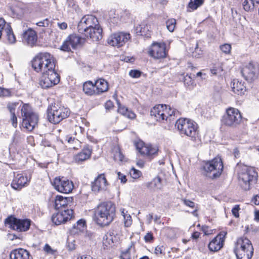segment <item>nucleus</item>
<instances>
[{"label":"nucleus","instance_id":"nucleus-1","mask_svg":"<svg viewBox=\"0 0 259 259\" xmlns=\"http://www.w3.org/2000/svg\"><path fill=\"white\" fill-rule=\"evenodd\" d=\"M116 208L111 202L100 203L95 211L94 220L99 226H108L114 220Z\"/></svg>","mask_w":259,"mask_h":259},{"label":"nucleus","instance_id":"nucleus-2","mask_svg":"<svg viewBox=\"0 0 259 259\" xmlns=\"http://www.w3.org/2000/svg\"><path fill=\"white\" fill-rule=\"evenodd\" d=\"M32 67L37 72H56L54 58L48 53H41L35 56L32 61Z\"/></svg>","mask_w":259,"mask_h":259},{"label":"nucleus","instance_id":"nucleus-3","mask_svg":"<svg viewBox=\"0 0 259 259\" xmlns=\"http://www.w3.org/2000/svg\"><path fill=\"white\" fill-rule=\"evenodd\" d=\"M175 125L181 135L190 137L193 141L196 140L198 131L195 122L187 118H180L176 121Z\"/></svg>","mask_w":259,"mask_h":259},{"label":"nucleus","instance_id":"nucleus-4","mask_svg":"<svg viewBox=\"0 0 259 259\" xmlns=\"http://www.w3.org/2000/svg\"><path fill=\"white\" fill-rule=\"evenodd\" d=\"M239 183L244 190H248L252 184L256 183L257 174L252 167L243 166L238 175Z\"/></svg>","mask_w":259,"mask_h":259},{"label":"nucleus","instance_id":"nucleus-5","mask_svg":"<svg viewBox=\"0 0 259 259\" xmlns=\"http://www.w3.org/2000/svg\"><path fill=\"white\" fill-rule=\"evenodd\" d=\"M234 252L237 259H250L253 253L251 241L246 237L238 238L236 243Z\"/></svg>","mask_w":259,"mask_h":259},{"label":"nucleus","instance_id":"nucleus-6","mask_svg":"<svg viewBox=\"0 0 259 259\" xmlns=\"http://www.w3.org/2000/svg\"><path fill=\"white\" fill-rule=\"evenodd\" d=\"M70 110L66 107L56 104L49 106L47 109V118L54 124H57L70 114Z\"/></svg>","mask_w":259,"mask_h":259},{"label":"nucleus","instance_id":"nucleus-7","mask_svg":"<svg viewBox=\"0 0 259 259\" xmlns=\"http://www.w3.org/2000/svg\"><path fill=\"white\" fill-rule=\"evenodd\" d=\"M21 114L23 127L28 131H32L37 124L38 115L32 111L31 107L28 104H24L22 106Z\"/></svg>","mask_w":259,"mask_h":259},{"label":"nucleus","instance_id":"nucleus-8","mask_svg":"<svg viewBox=\"0 0 259 259\" xmlns=\"http://www.w3.org/2000/svg\"><path fill=\"white\" fill-rule=\"evenodd\" d=\"M223 167L222 159L219 157H216L210 161L205 162L203 168L206 177L215 179L220 176Z\"/></svg>","mask_w":259,"mask_h":259},{"label":"nucleus","instance_id":"nucleus-9","mask_svg":"<svg viewBox=\"0 0 259 259\" xmlns=\"http://www.w3.org/2000/svg\"><path fill=\"white\" fill-rule=\"evenodd\" d=\"M150 114L156 120L163 122L174 115L175 111L169 106L159 104L153 107L151 110Z\"/></svg>","mask_w":259,"mask_h":259},{"label":"nucleus","instance_id":"nucleus-10","mask_svg":"<svg viewBox=\"0 0 259 259\" xmlns=\"http://www.w3.org/2000/svg\"><path fill=\"white\" fill-rule=\"evenodd\" d=\"M241 120L242 116L240 111L237 109L230 107L227 109L223 116L222 122L228 126L236 127L240 123Z\"/></svg>","mask_w":259,"mask_h":259},{"label":"nucleus","instance_id":"nucleus-11","mask_svg":"<svg viewBox=\"0 0 259 259\" xmlns=\"http://www.w3.org/2000/svg\"><path fill=\"white\" fill-rule=\"evenodd\" d=\"M5 223L9 228L14 230L24 232L29 229L31 221L28 219L21 220L9 217L5 220Z\"/></svg>","mask_w":259,"mask_h":259},{"label":"nucleus","instance_id":"nucleus-12","mask_svg":"<svg viewBox=\"0 0 259 259\" xmlns=\"http://www.w3.org/2000/svg\"><path fill=\"white\" fill-rule=\"evenodd\" d=\"M241 74L246 80H254L259 76V65L253 62L246 64L241 69Z\"/></svg>","mask_w":259,"mask_h":259},{"label":"nucleus","instance_id":"nucleus-13","mask_svg":"<svg viewBox=\"0 0 259 259\" xmlns=\"http://www.w3.org/2000/svg\"><path fill=\"white\" fill-rule=\"evenodd\" d=\"M60 81V76L57 72L42 73L39 78V84L42 89H48Z\"/></svg>","mask_w":259,"mask_h":259},{"label":"nucleus","instance_id":"nucleus-14","mask_svg":"<svg viewBox=\"0 0 259 259\" xmlns=\"http://www.w3.org/2000/svg\"><path fill=\"white\" fill-rule=\"evenodd\" d=\"M55 189L63 193H69L74 187L73 183L64 177H56L52 183Z\"/></svg>","mask_w":259,"mask_h":259},{"label":"nucleus","instance_id":"nucleus-15","mask_svg":"<svg viewBox=\"0 0 259 259\" xmlns=\"http://www.w3.org/2000/svg\"><path fill=\"white\" fill-rule=\"evenodd\" d=\"M99 26L100 25L97 18L93 15H88L82 18L78 24L77 29L80 33H82V31Z\"/></svg>","mask_w":259,"mask_h":259},{"label":"nucleus","instance_id":"nucleus-16","mask_svg":"<svg viewBox=\"0 0 259 259\" xmlns=\"http://www.w3.org/2000/svg\"><path fill=\"white\" fill-rule=\"evenodd\" d=\"M149 54L155 59L164 58L167 55L164 43L154 42L149 49Z\"/></svg>","mask_w":259,"mask_h":259},{"label":"nucleus","instance_id":"nucleus-17","mask_svg":"<svg viewBox=\"0 0 259 259\" xmlns=\"http://www.w3.org/2000/svg\"><path fill=\"white\" fill-rule=\"evenodd\" d=\"M131 38L128 33L118 32L111 35L107 39L108 43L118 48L123 46Z\"/></svg>","mask_w":259,"mask_h":259},{"label":"nucleus","instance_id":"nucleus-18","mask_svg":"<svg viewBox=\"0 0 259 259\" xmlns=\"http://www.w3.org/2000/svg\"><path fill=\"white\" fill-rule=\"evenodd\" d=\"M58 211L52 217V221L56 225L65 223L70 220L73 216V210L67 209L57 210Z\"/></svg>","mask_w":259,"mask_h":259},{"label":"nucleus","instance_id":"nucleus-19","mask_svg":"<svg viewBox=\"0 0 259 259\" xmlns=\"http://www.w3.org/2000/svg\"><path fill=\"white\" fill-rule=\"evenodd\" d=\"M226 235L227 232L223 231L214 238L208 244L210 251L216 252L220 250L223 247Z\"/></svg>","mask_w":259,"mask_h":259},{"label":"nucleus","instance_id":"nucleus-20","mask_svg":"<svg viewBox=\"0 0 259 259\" xmlns=\"http://www.w3.org/2000/svg\"><path fill=\"white\" fill-rule=\"evenodd\" d=\"M81 40V37L76 34H71L64 41L61 49L64 51H70L71 48L74 49L80 44Z\"/></svg>","mask_w":259,"mask_h":259},{"label":"nucleus","instance_id":"nucleus-21","mask_svg":"<svg viewBox=\"0 0 259 259\" xmlns=\"http://www.w3.org/2000/svg\"><path fill=\"white\" fill-rule=\"evenodd\" d=\"M108 182L104 174L99 175L92 184V190L95 193L106 191Z\"/></svg>","mask_w":259,"mask_h":259},{"label":"nucleus","instance_id":"nucleus-22","mask_svg":"<svg viewBox=\"0 0 259 259\" xmlns=\"http://www.w3.org/2000/svg\"><path fill=\"white\" fill-rule=\"evenodd\" d=\"M22 35V41L25 44L30 47H33L36 44L37 40V33L31 28L24 31Z\"/></svg>","mask_w":259,"mask_h":259},{"label":"nucleus","instance_id":"nucleus-23","mask_svg":"<svg viewBox=\"0 0 259 259\" xmlns=\"http://www.w3.org/2000/svg\"><path fill=\"white\" fill-rule=\"evenodd\" d=\"M82 34L93 41H97L102 38V29L100 26L82 31Z\"/></svg>","mask_w":259,"mask_h":259},{"label":"nucleus","instance_id":"nucleus-24","mask_svg":"<svg viewBox=\"0 0 259 259\" xmlns=\"http://www.w3.org/2000/svg\"><path fill=\"white\" fill-rule=\"evenodd\" d=\"M71 197H65L57 195L55 200V208L56 210H64L68 208V205L72 202Z\"/></svg>","mask_w":259,"mask_h":259},{"label":"nucleus","instance_id":"nucleus-25","mask_svg":"<svg viewBox=\"0 0 259 259\" xmlns=\"http://www.w3.org/2000/svg\"><path fill=\"white\" fill-rule=\"evenodd\" d=\"M28 181L27 177H24L21 174H17L13 179L11 186L15 190H20L27 185Z\"/></svg>","mask_w":259,"mask_h":259},{"label":"nucleus","instance_id":"nucleus-26","mask_svg":"<svg viewBox=\"0 0 259 259\" xmlns=\"http://www.w3.org/2000/svg\"><path fill=\"white\" fill-rule=\"evenodd\" d=\"M11 259H32L29 252L23 248H18L12 250L10 254Z\"/></svg>","mask_w":259,"mask_h":259},{"label":"nucleus","instance_id":"nucleus-27","mask_svg":"<svg viewBox=\"0 0 259 259\" xmlns=\"http://www.w3.org/2000/svg\"><path fill=\"white\" fill-rule=\"evenodd\" d=\"M92 151V149L89 146L84 147L80 152L75 156V161L77 163H80L87 160L90 157Z\"/></svg>","mask_w":259,"mask_h":259},{"label":"nucleus","instance_id":"nucleus-28","mask_svg":"<svg viewBox=\"0 0 259 259\" xmlns=\"http://www.w3.org/2000/svg\"><path fill=\"white\" fill-rule=\"evenodd\" d=\"M95 85L97 94L106 92L108 90V82L105 79L102 78L97 80L95 83Z\"/></svg>","mask_w":259,"mask_h":259},{"label":"nucleus","instance_id":"nucleus-29","mask_svg":"<svg viewBox=\"0 0 259 259\" xmlns=\"http://www.w3.org/2000/svg\"><path fill=\"white\" fill-rule=\"evenodd\" d=\"M146 186L154 191L160 189L162 187L161 179L158 177L154 178L151 182L147 183Z\"/></svg>","mask_w":259,"mask_h":259},{"label":"nucleus","instance_id":"nucleus-30","mask_svg":"<svg viewBox=\"0 0 259 259\" xmlns=\"http://www.w3.org/2000/svg\"><path fill=\"white\" fill-rule=\"evenodd\" d=\"M158 151L156 147H153L151 145L145 144L144 146L141 147L139 152L143 155L147 156H152L155 154Z\"/></svg>","mask_w":259,"mask_h":259},{"label":"nucleus","instance_id":"nucleus-31","mask_svg":"<svg viewBox=\"0 0 259 259\" xmlns=\"http://www.w3.org/2000/svg\"><path fill=\"white\" fill-rule=\"evenodd\" d=\"M95 85L92 81H88L83 84V91L88 96H92L97 94L96 90H95Z\"/></svg>","mask_w":259,"mask_h":259},{"label":"nucleus","instance_id":"nucleus-32","mask_svg":"<svg viewBox=\"0 0 259 259\" xmlns=\"http://www.w3.org/2000/svg\"><path fill=\"white\" fill-rule=\"evenodd\" d=\"M259 5V0H245L243 3V8L246 11H251Z\"/></svg>","mask_w":259,"mask_h":259},{"label":"nucleus","instance_id":"nucleus-33","mask_svg":"<svg viewBox=\"0 0 259 259\" xmlns=\"http://www.w3.org/2000/svg\"><path fill=\"white\" fill-rule=\"evenodd\" d=\"M5 32L6 34L8 42L9 44H14L16 41V39L9 23H8V24L6 25V28H5Z\"/></svg>","mask_w":259,"mask_h":259},{"label":"nucleus","instance_id":"nucleus-34","mask_svg":"<svg viewBox=\"0 0 259 259\" xmlns=\"http://www.w3.org/2000/svg\"><path fill=\"white\" fill-rule=\"evenodd\" d=\"M232 90L235 94L242 95L244 94L245 91V87L241 82L237 81L236 82H234L232 87Z\"/></svg>","mask_w":259,"mask_h":259},{"label":"nucleus","instance_id":"nucleus-35","mask_svg":"<svg viewBox=\"0 0 259 259\" xmlns=\"http://www.w3.org/2000/svg\"><path fill=\"white\" fill-rule=\"evenodd\" d=\"M204 0H190L187 7V11L192 12L197 9L204 3Z\"/></svg>","mask_w":259,"mask_h":259},{"label":"nucleus","instance_id":"nucleus-36","mask_svg":"<svg viewBox=\"0 0 259 259\" xmlns=\"http://www.w3.org/2000/svg\"><path fill=\"white\" fill-rule=\"evenodd\" d=\"M182 201L183 203L186 205L187 206L190 207L191 208L194 209V210L192 211V213L196 217L198 216L197 211L198 210V204H196L194 202L188 200L186 199H182Z\"/></svg>","mask_w":259,"mask_h":259},{"label":"nucleus","instance_id":"nucleus-37","mask_svg":"<svg viewBox=\"0 0 259 259\" xmlns=\"http://www.w3.org/2000/svg\"><path fill=\"white\" fill-rule=\"evenodd\" d=\"M136 31L138 35L146 36L148 34L149 26L145 24H140L136 26Z\"/></svg>","mask_w":259,"mask_h":259},{"label":"nucleus","instance_id":"nucleus-38","mask_svg":"<svg viewBox=\"0 0 259 259\" xmlns=\"http://www.w3.org/2000/svg\"><path fill=\"white\" fill-rule=\"evenodd\" d=\"M176 21L175 19H170L166 22V28L170 32H173L175 29Z\"/></svg>","mask_w":259,"mask_h":259},{"label":"nucleus","instance_id":"nucleus-39","mask_svg":"<svg viewBox=\"0 0 259 259\" xmlns=\"http://www.w3.org/2000/svg\"><path fill=\"white\" fill-rule=\"evenodd\" d=\"M85 223V222L84 220L82 219L79 220L73 225V228L74 229H76L79 231H82L84 228Z\"/></svg>","mask_w":259,"mask_h":259},{"label":"nucleus","instance_id":"nucleus-40","mask_svg":"<svg viewBox=\"0 0 259 259\" xmlns=\"http://www.w3.org/2000/svg\"><path fill=\"white\" fill-rule=\"evenodd\" d=\"M220 48L222 52L226 54H229L231 51V46L228 44H225L220 46Z\"/></svg>","mask_w":259,"mask_h":259},{"label":"nucleus","instance_id":"nucleus-41","mask_svg":"<svg viewBox=\"0 0 259 259\" xmlns=\"http://www.w3.org/2000/svg\"><path fill=\"white\" fill-rule=\"evenodd\" d=\"M18 103L16 102L11 103L9 102L7 104V108L10 111L11 114L15 113V109L18 105Z\"/></svg>","mask_w":259,"mask_h":259},{"label":"nucleus","instance_id":"nucleus-42","mask_svg":"<svg viewBox=\"0 0 259 259\" xmlns=\"http://www.w3.org/2000/svg\"><path fill=\"white\" fill-rule=\"evenodd\" d=\"M131 177L135 179H138L141 176V172L134 168H132L130 172Z\"/></svg>","mask_w":259,"mask_h":259},{"label":"nucleus","instance_id":"nucleus-43","mask_svg":"<svg viewBox=\"0 0 259 259\" xmlns=\"http://www.w3.org/2000/svg\"><path fill=\"white\" fill-rule=\"evenodd\" d=\"M124 223L125 227H130L132 224V219L130 214H125L123 217Z\"/></svg>","mask_w":259,"mask_h":259},{"label":"nucleus","instance_id":"nucleus-44","mask_svg":"<svg viewBox=\"0 0 259 259\" xmlns=\"http://www.w3.org/2000/svg\"><path fill=\"white\" fill-rule=\"evenodd\" d=\"M8 24V23H6L5 20L2 18H0V38H1L2 35V30L4 31H5V28H6V25Z\"/></svg>","mask_w":259,"mask_h":259},{"label":"nucleus","instance_id":"nucleus-45","mask_svg":"<svg viewBox=\"0 0 259 259\" xmlns=\"http://www.w3.org/2000/svg\"><path fill=\"white\" fill-rule=\"evenodd\" d=\"M129 75L133 78H139L141 75V72L138 70H132L130 71Z\"/></svg>","mask_w":259,"mask_h":259},{"label":"nucleus","instance_id":"nucleus-46","mask_svg":"<svg viewBox=\"0 0 259 259\" xmlns=\"http://www.w3.org/2000/svg\"><path fill=\"white\" fill-rule=\"evenodd\" d=\"M44 250L48 253L51 254H55L57 252L56 250H54L51 248V247L48 244H46L44 247Z\"/></svg>","mask_w":259,"mask_h":259},{"label":"nucleus","instance_id":"nucleus-47","mask_svg":"<svg viewBox=\"0 0 259 259\" xmlns=\"http://www.w3.org/2000/svg\"><path fill=\"white\" fill-rule=\"evenodd\" d=\"M11 95L9 90L0 88V96L8 97Z\"/></svg>","mask_w":259,"mask_h":259},{"label":"nucleus","instance_id":"nucleus-48","mask_svg":"<svg viewBox=\"0 0 259 259\" xmlns=\"http://www.w3.org/2000/svg\"><path fill=\"white\" fill-rule=\"evenodd\" d=\"M121 259H131V254L129 249L121 253L120 255Z\"/></svg>","mask_w":259,"mask_h":259},{"label":"nucleus","instance_id":"nucleus-49","mask_svg":"<svg viewBox=\"0 0 259 259\" xmlns=\"http://www.w3.org/2000/svg\"><path fill=\"white\" fill-rule=\"evenodd\" d=\"M12 11L14 14L18 17L21 16L23 13V10L17 7L13 8Z\"/></svg>","mask_w":259,"mask_h":259},{"label":"nucleus","instance_id":"nucleus-50","mask_svg":"<svg viewBox=\"0 0 259 259\" xmlns=\"http://www.w3.org/2000/svg\"><path fill=\"white\" fill-rule=\"evenodd\" d=\"M128 109L125 106H122L120 104H119L118 112L122 115H125L128 113Z\"/></svg>","mask_w":259,"mask_h":259},{"label":"nucleus","instance_id":"nucleus-51","mask_svg":"<svg viewBox=\"0 0 259 259\" xmlns=\"http://www.w3.org/2000/svg\"><path fill=\"white\" fill-rule=\"evenodd\" d=\"M240 209L238 205H235L232 209V212L234 216L236 218H238L239 216V210Z\"/></svg>","mask_w":259,"mask_h":259},{"label":"nucleus","instance_id":"nucleus-52","mask_svg":"<svg viewBox=\"0 0 259 259\" xmlns=\"http://www.w3.org/2000/svg\"><path fill=\"white\" fill-rule=\"evenodd\" d=\"M222 71L223 69L221 67H213L210 69L211 73L213 75H217Z\"/></svg>","mask_w":259,"mask_h":259},{"label":"nucleus","instance_id":"nucleus-53","mask_svg":"<svg viewBox=\"0 0 259 259\" xmlns=\"http://www.w3.org/2000/svg\"><path fill=\"white\" fill-rule=\"evenodd\" d=\"M11 121L13 126L16 127L17 126V118L15 114H11Z\"/></svg>","mask_w":259,"mask_h":259},{"label":"nucleus","instance_id":"nucleus-54","mask_svg":"<svg viewBox=\"0 0 259 259\" xmlns=\"http://www.w3.org/2000/svg\"><path fill=\"white\" fill-rule=\"evenodd\" d=\"M144 240L147 242H151L153 240V234L151 233H147L144 236Z\"/></svg>","mask_w":259,"mask_h":259},{"label":"nucleus","instance_id":"nucleus-55","mask_svg":"<svg viewBox=\"0 0 259 259\" xmlns=\"http://www.w3.org/2000/svg\"><path fill=\"white\" fill-rule=\"evenodd\" d=\"M163 251V246L162 245L161 246H157L155 247L154 253L156 255H158L159 254H162Z\"/></svg>","mask_w":259,"mask_h":259},{"label":"nucleus","instance_id":"nucleus-56","mask_svg":"<svg viewBox=\"0 0 259 259\" xmlns=\"http://www.w3.org/2000/svg\"><path fill=\"white\" fill-rule=\"evenodd\" d=\"M36 25L40 27H47L49 26V21L47 19H45L42 21L37 22Z\"/></svg>","mask_w":259,"mask_h":259},{"label":"nucleus","instance_id":"nucleus-57","mask_svg":"<svg viewBox=\"0 0 259 259\" xmlns=\"http://www.w3.org/2000/svg\"><path fill=\"white\" fill-rule=\"evenodd\" d=\"M117 175L118 179L120 180L121 183H125L126 182V179L125 175L122 174L120 172H118Z\"/></svg>","mask_w":259,"mask_h":259},{"label":"nucleus","instance_id":"nucleus-58","mask_svg":"<svg viewBox=\"0 0 259 259\" xmlns=\"http://www.w3.org/2000/svg\"><path fill=\"white\" fill-rule=\"evenodd\" d=\"M113 107V102L110 101L108 100L107 101L105 104V108L107 110H110Z\"/></svg>","mask_w":259,"mask_h":259},{"label":"nucleus","instance_id":"nucleus-59","mask_svg":"<svg viewBox=\"0 0 259 259\" xmlns=\"http://www.w3.org/2000/svg\"><path fill=\"white\" fill-rule=\"evenodd\" d=\"M125 116L130 119H134L136 117V114L132 111L128 110V113H127V114H126Z\"/></svg>","mask_w":259,"mask_h":259},{"label":"nucleus","instance_id":"nucleus-60","mask_svg":"<svg viewBox=\"0 0 259 259\" xmlns=\"http://www.w3.org/2000/svg\"><path fill=\"white\" fill-rule=\"evenodd\" d=\"M58 26L62 30L66 29L67 28V24L66 22L58 23Z\"/></svg>","mask_w":259,"mask_h":259},{"label":"nucleus","instance_id":"nucleus-61","mask_svg":"<svg viewBox=\"0 0 259 259\" xmlns=\"http://www.w3.org/2000/svg\"><path fill=\"white\" fill-rule=\"evenodd\" d=\"M115 158L116 159H118L120 161L123 160V155L122 154V153L119 151L117 152V153L115 155Z\"/></svg>","mask_w":259,"mask_h":259},{"label":"nucleus","instance_id":"nucleus-62","mask_svg":"<svg viewBox=\"0 0 259 259\" xmlns=\"http://www.w3.org/2000/svg\"><path fill=\"white\" fill-rule=\"evenodd\" d=\"M145 145V144L142 141L138 142L136 144V147H137V149L139 150V151H140V150H141V147H142L144 146Z\"/></svg>","mask_w":259,"mask_h":259},{"label":"nucleus","instance_id":"nucleus-63","mask_svg":"<svg viewBox=\"0 0 259 259\" xmlns=\"http://www.w3.org/2000/svg\"><path fill=\"white\" fill-rule=\"evenodd\" d=\"M208 227L203 226L202 227V231L203 232L205 235H209L210 233L208 230Z\"/></svg>","mask_w":259,"mask_h":259},{"label":"nucleus","instance_id":"nucleus-64","mask_svg":"<svg viewBox=\"0 0 259 259\" xmlns=\"http://www.w3.org/2000/svg\"><path fill=\"white\" fill-rule=\"evenodd\" d=\"M77 259H93L92 256L88 255H83L78 257Z\"/></svg>","mask_w":259,"mask_h":259}]
</instances>
